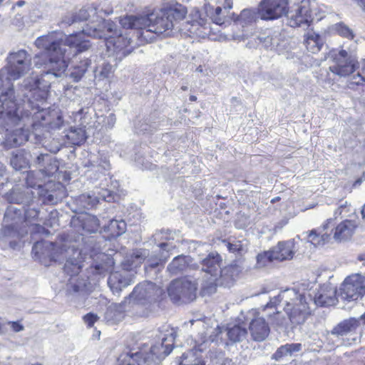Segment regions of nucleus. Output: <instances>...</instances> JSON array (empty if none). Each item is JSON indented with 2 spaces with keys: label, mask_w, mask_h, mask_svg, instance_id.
I'll use <instances>...</instances> for the list:
<instances>
[{
  "label": "nucleus",
  "mask_w": 365,
  "mask_h": 365,
  "mask_svg": "<svg viewBox=\"0 0 365 365\" xmlns=\"http://www.w3.org/2000/svg\"><path fill=\"white\" fill-rule=\"evenodd\" d=\"M101 18L97 15V10L93 6L83 8L75 14L66 16L62 24L71 25L76 22L89 21L81 32L65 36L60 31H52L46 35L38 37L35 46L42 49L43 52L34 56V64L37 68H43V73L53 76L55 78L62 77L68 68L69 57L66 55L67 48H75L76 53L87 51L91 47L89 41L84 38L86 34L83 33L88 24L92 25L94 21L98 24Z\"/></svg>",
  "instance_id": "1"
},
{
  "label": "nucleus",
  "mask_w": 365,
  "mask_h": 365,
  "mask_svg": "<svg viewBox=\"0 0 365 365\" xmlns=\"http://www.w3.org/2000/svg\"><path fill=\"white\" fill-rule=\"evenodd\" d=\"M186 14V7L177 4L150 14L127 15L121 17L119 22L124 29L141 30L140 36L146 42L153 41L156 36H170L173 30L187 32L190 36L202 38L209 37L210 24L198 9L192 11L190 19L183 23L182 28L178 26V21L183 19Z\"/></svg>",
  "instance_id": "2"
},
{
  "label": "nucleus",
  "mask_w": 365,
  "mask_h": 365,
  "mask_svg": "<svg viewBox=\"0 0 365 365\" xmlns=\"http://www.w3.org/2000/svg\"><path fill=\"white\" fill-rule=\"evenodd\" d=\"M156 244L155 255H150L146 250H137L122 264L123 269L112 272L108 279V284L113 294H119L125 287L133 282L134 272L142 262L145 263V268L156 267L160 264L165 262L170 257V252L175 248L173 244V234L171 231L161 230L156 232L153 236Z\"/></svg>",
  "instance_id": "3"
},
{
  "label": "nucleus",
  "mask_w": 365,
  "mask_h": 365,
  "mask_svg": "<svg viewBox=\"0 0 365 365\" xmlns=\"http://www.w3.org/2000/svg\"><path fill=\"white\" fill-rule=\"evenodd\" d=\"M24 96L27 101L22 105L21 121L19 128L6 136V145L9 148L17 147L28 141L31 127L36 135H40L38 130L50 133L60 130L64 125L62 114L58 109H39V106L27 93Z\"/></svg>",
  "instance_id": "4"
},
{
  "label": "nucleus",
  "mask_w": 365,
  "mask_h": 365,
  "mask_svg": "<svg viewBox=\"0 0 365 365\" xmlns=\"http://www.w3.org/2000/svg\"><path fill=\"white\" fill-rule=\"evenodd\" d=\"M176 331L168 324H164L158 329V340L150 352L142 350L135 353L125 352L118 359V365H152L160 363L172 351Z\"/></svg>",
  "instance_id": "5"
},
{
  "label": "nucleus",
  "mask_w": 365,
  "mask_h": 365,
  "mask_svg": "<svg viewBox=\"0 0 365 365\" xmlns=\"http://www.w3.org/2000/svg\"><path fill=\"white\" fill-rule=\"evenodd\" d=\"M282 302L284 304V310L293 325L304 324L311 315L309 304L312 302V296L299 293L294 289L282 291L277 296L270 299L269 302L264 307L263 311L276 309V306Z\"/></svg>",
  "instance_id": "6"
},
{
  "label": "nucleus",
  "mask_w": 365,
  "mask_h": 365,
  "mask_svg": "<svg viewBox=\"0 0 365 365\" xmlns=\"http://www.w3.org/2000/svg\"><path fill=\"white\" fill-rule=\"evenodd\" d=\"M16 80L13 79L10 73L4 67L0 70V91H2L1 94L10 91L13 92V96L10 98H8L7 101L12 100L22 106L24 102L27 101V98L24 96L25 93L36 101L46 98L49 88L48 82L43 81L41 78L37 76H29L24 80L17 95H16L12 83V81Z\"/></svg>",
  "instance_id": "7"
},
{
  "label": "nucleus",
  "mask_w": 365,
  "mask_h": 365,
  "mask_svg": "<svg viewBox=\"0 0 365 365\" xmlns=\"http://www.w3.org/2000/svg\"><path fill=\"white\" fill-rule=\"evenodd\" d=\"M91 24H88L83 33L88 36L106 40L108 48L111 49L112 47L118 58L121 60L132 52L130 39L123 36L113 21L101 19L98 24L94 21Z\"/></svg>",
  "instance_id": "8"
},
{
  "label": "nucleus",
  "mask_w": 365,
  "mask_h": 365,
  "mask_svg": "<svg viewBox=\"0 0 365 365\" xmlns=\"http://www.w3.org/2000/svg\"><path fill=\"white\" fill-rule=\"evenodd\" d=\"M334 219L329 218L319 228V232L316 230H312L308 236L309 240L314 245L324 244L328 242L333 233V238L336 242H341L349 240L354 233L358 224L356 221L351 220H345L341 222L334 228Z\"/></svg>",
  "instance_id": "9"
},
{
  "label": "nucleus",
  "mask_w": 365,
  "mask_h": 365,
  "mask_svg": "<svg viewBox=\"0 0 365 365\" xmlns=\"http://www.w3.org/2000/svg\"><path fill=\"white\" fill-rule=\"evenodd\" d=\"M222 257L216 252L209 253L201 260L202 268L199 272L202 277L201 292L203 295L211 294L216 291V281L232 267L221 268Z\"/></svg>",
  "instance_id": "10"
},
{
  "label": "nucleus",
  "mask_w": 365,
  "mask_h": 365,
  "mask_svg": "<svg viewBox=\"0 0 365 365\" xmlns=\"http://www.w3.org/2000/svg\"><path fill=\"white\" fill-rule=\"evenodd\" d=\"M68 254L71 252L72 254L66 259L64 264V272L71 275V278L67 284V289L69 292L78 293L86 291L88 279H85L78 276L83 267L82 250L76 248L75 246L68 247L65 249Z\"/></svg>",
  "instance_id": "11"
},
{
  "label": "nucleus",
  "mask_w": 365,
  "mask_h": 365,
  "mask_svg": "<svg viewBox=\"0 0 365 365\" xmlns=\"http://www.w3.org/2000/svg\"><path fill=\"white\" fill-rule=\"evenodd\" d=\"M12 96L13 92L11 91L0 95V133L6 132L5 140L6 136L14 130H12L14 127H19L21 121L22 106L12 100L7 101V98H11ZM4 145L6 148H10L6 146V140Z\"/></svg>",
  "instance_id": "12"
},
{
  "label": "nucleus",
  "mask_w": 365,
  "mask_h": 365,
  "mask_svg": "<svg viewBox=\"0 0 365 365\" xmlns=\"http://www.w3.org/2000/svg\"><path fill=\"white\" fill-rule=\"evenodd\" d=\"M197 279L185 277L173 280L168 287V293L175 304H186L194 301L197 297Z\"/></svg>",
  "instance_id": "13"
},
{
  "label": "nucleus",
  "mask_w": 365,
  "mask_h": 365,
  "mask_svg": "<svg viewBox=\"0 0 365 365\" xmlns=\"http://www.w3.org/2000/svg\"><path fill=\"white\" fill-rule=\"evenodd\" d=\"M4 68L10 73L13 79H19L31 68L30 54L24 49L10 52L6 57Z\"/></svg>",
  "instance_id": "14"
},
{
  "label": "nucleus",
  "mask_w": 365,
  "mask_h": 365,
  "mask_svg": "<svg viewBox=\"0 0 365 365\" xmlns=\"http://www.w3.org/2000/svg\"><path fill=\"white\" fill-rule=\"evenodd\" d=\"M314 1L302 0L287 11V24L291 27L308 26L312 21V8Z\"/></svg>",
  "instance_id": "15"
},
{
  "label": "nucleus",
  "mask_w": 365,
  "mask_h": 365,
  "mask_svg": "<svg viewBox=\"0 0 365 365\" xmlns=\"http://www.w3.org/2000/svg\"><path fill=\"white\" fill-rule=\"evenodd\" d=\"M163 290L151 282H143L135 287L129 295L130 300L145 305L155 302L162 294Z\"/></svg>",
  "instance_id": "16"
},
{
  "label": "nucleus",
  "mask_w": 365,
  "mask_h": 365,
  "mask_svg": "<svg viewBox=\"0 0 365 365\" xmlns=\"http://www.w3.org/2000/svg\"><path fill=\"white\" fill-rule=\"evenodd\" d=\"M69 246L72 247L75 245L66 242L59 245L58 249L56 250V245L55 243L48 241L36 242L32 247V253L39 257L43 255H47L54 261H58L64 258L66 259L69 255L72 254L71 252L68 254L65 252V249L68 250Z\"/></svg>",
  "instance_id": "17"
},
{
  "label": "nucleus",
  "mask_w": 365,
  "mask_h": 365,
  "mask_svg": "<svg viewBox=\"0 0 365 365\" xmlns=\"http://www.w3.org/2000/svg\"><path fill=\"white\" fill-rule=\"evenodd\" d=\"M342 297L347 300H357L365 295V275L354 274L347 277L341 288Z\"/></svg>",
  "instance_id": "18"
},
{
  "label": "nucleus",
  "mask_w": 365,
  "mask_h": 365,
  "mask_svg": "<svg viewBox=\"0 0 365 365\" xmlns=\"http://www.w3.org/2000/svg\"><path fill=\"white\" fill-rule=\"evenodd\" d=\"M287 0H263L258 9V16L263 20H274L287 16Z\"/></svg>",
  "instance_id": "19"
},
{
  "label": "nucleus",
  "mask_w": 365,
  "mask_h": 365,
  "mask_svg": "<svg viewBox=\"0 0 365 365\" xmlns=\"http://www.w3.org/2000/svg\"><path fill=\"white\" fill-rule=\"evenodd\" d=\"M333 56L334 64L329 66V71L340 77H345L352 73L356 68V61L342 49Z\"/></svg>",
  "instance_id": "20"
},
{
  "label": "nucleus",
  "mask_w": 365,
  "mask_h": 365,
  "mask_svg": "<svg viewBox=\"0 0 365 365\" xmlns=\"http://www.w3.org/2000/svg\"><path fill=\"white\" fill-rule=\"evenodd\" d=\"M114 259L110 255L105 253L96 255V259L90 267V272L95 279H98L106 276L113 268Z\"/></svg>",
  "instance_id": "21"
},
{
  "label": "nucleus",
  "mask_w": 365,
  "mask_h": 365,
  "mask_svg": "<svg viewBox=\"0 0 365 365\" xmlns=\"http://www.w3.org/2000/svg\"><path fill=\"white\" fill-rule=\"evenodd\" d=\"M259 42L268 50L274 51L279 54L284 50L285 41L282 39L281 34L277 31L267 30L258 37Z\"/></svg>",
  "instance_id": "22"
},
{
  "label": "nucleus",
  "mask_w": 365,
  "mask_h": 365,
  "mask_svg": "<svg viewBox=\"0 0 365 365\" xmlns=\"http://www.w3.org/2000/svg\"><path fill=\"white\" fill-rule=\"evenodd\" d=\"M34 179V173H29L26 178V184L31 188H35L36 187L38 188V193L39 194L43 203L55 205L61 200L63 195H61L60 192H57L56 190H44L43 186L41 184H39L38 182L33 181Z\"/></svg>",
  "instance_id": "23"
},
{
  "label": "nucleus",
  "mask_w": 365,
  "mask_h": 365,
  "mask_svg": "<svg viewBox=\"0 0 365 365\" xmlns=\"http://www.w3.org/2000/svg\"><path fill=\"white\" fill-rule=\"evenodd\" d=\"M270 250L274 260L279 262L290 260L295 253L294 242L293 240L281 241Z\"/></svg>",
  "instance_id": "24"
},
{
  "label": "nucleus",
  "mask_w": 365,
  "mask_h": 365,
  "mask_svg": "<svg viewBox=\"0 0 365 365\" xmlns=\"http://www.w3.org/2000/svg\"><path fill=\"white\" fill-rule=\"evenodd\" d=\"M336 288L331 284H323L314 297V304L322 307L333 305L336 301Z\"/></svg>",
  "instance_id": "25"
},
{
  "label": "nucleus",
  "mask_w": 365,
  "mask_h": 365,
  "mask_svg": "<svg viewBox=\"0 0 365 365\" xmlns=\"http://www.w3.org/2000/svg\"><path fill=\"white\" fill-rule=\"evenodd\" d=\"M28 185L27 187H16L13 189L7 196V200L11 203L23 204L29 206L34 198V192Z\"/></svg>",
  "instance_id": "26"
},
{
  "label": "nucleus",
  "mask_w": 365,
  "mask_h": 365,
  "mask_svg": "<svg viewBox=\"0 0 365 365\" xmlns=\"http://www.w3.org/2000/svg\"><path fill=\"white\" fill-rule=\"evenodd\" d=\"M39 173L47 177L53 176L58 170V162L48 154H40L36 157Z\"/></svg>",
  "instance_id": "27"
},
{
  "label": "nucleus",
  "mask_w": 365,
  "mask_h": 365,
  "mask_svg": "<svg viewBox=\"0 0 365 365\" xmlns=\"http://www.w3.org/2000/svg\"><path fill=\"white\" fill-rule=\"evenodd\" d=\"M251 335L255 341H264L269 334V327L263 317H256L250 324Z\"/></svg>",
  "instance_id": "28"
},
{
  "label": "nucleus",
  "mask_w": 365,
  "mask_h": 365,
  "mask_svg": "<svg viewBox=\"0 0 365 365\" xmlns=\"http://www.w3.org/2000/svg\"><path fill=\"white\" fill-rule=\"evenodd\" d=\"M191 262L192 259L189 256L178 255L168 265L167 270L172 274H178L187 267L195 269L197 265Z\"/></svg>",
  "instance_id": "29"
},
{
  "label": "nucleus",
  "mask_w": 365,
  "mask_h": 365,
  "mask_svg": "<svg viewBox=\"0 0 365 365\" xmlns=\"http://www.w3.org/2000/svg\"><path fill=\"white\" fill-rule=\"evenodd\" d=\"M324 43V38L315 32L308 31L304 35V44L306 48L312 53H317L320 51Z\"/></svg>",
  "instance_id": "30"
},
{
  "label": "nucleus",
  "mask_w": 365,
  "mask_h": 365,
  "mask_svg": "<svg viewBox=\"0 0 365 365\" xmlns=\"http://www.w3.org/2000/svg\"><path fill=\"white\" fill-rule=\"evenodd\" d=\"M359 326V320L356 318H349L338 324L332 330L331 334L336 336H343L349 332L355 331Z\"/></svg>",
  "instance_id": "31"
},
{
  "label": "nucleus",
  "mask_w": 365,
  "mask_h": 365,
  "mask_svg": "<svg viewBox=\"0 0 365 365\" xmlns=\"http://www.w3.org/2000/svg\"><path fill=\"white\" fill-rule=\"evenodd\" d=\"M226 331L227 338L231 343L242 341L247 336V329L239 324L228 327Z\"/></svg>",
  "instance_id": "32"
},
{
  "label": "nucleus",
  "mask_w": 365,
  "mask_h": 365,
  "mask_svg": "<svg viewBox=\"0 0 365 365\" xmlns=\"http://www.w3.org/2000/svg\"><path fill=\"white\" fill-rule=\"evenodd\" d=\"M69 143L73 145H81L84 143L87 138L84 127L75 128L71 127L64 135Z\"/></svg>",
  "instance_id": "33"
},
{
  "label": "nucleus",
  "mask_w": 365,
  "mask_h": 365,
  "mask_svg": "<svg viewBox=\"0 0 365 365\" xmlns=\"http://www.w3.org/2000/svg\"><path fill=\"white\" fill-rule=\"evenodd\" d=\"M81 226L86 232H96L100 227V221L92 215H84L78 217Z\"/></svg>",
  "instance_id": "34"
},
{
  "label": "nucleus",
  "mask_w": 365,
  "mask_h": 365,
  "mask_svg": "<svg viewBox=\"0 0 365 365\" xmlns=\"http://www.w3.org/2000/svg\"><path fill=\"white\" fill-rule=\"evenodd\" d=\"M123 306L120 304H112L106 309L105 318L108 322L117 323L121 321L124 317Z\"/></svg>",
  "instance_id": "35"
},
{
  "label": "nucleus",
  "mask_w": 365,
  "mask_h": 365,
  "mask_svg": "<svg viewBox=\"0 0 365 365\" xmlns=\"http://www.w3.org/2000/svg\"><path fill=\"white\" fill-rule=\"evenodd\" d=\"M200 350L194 349L184 353L181 356L180 365H205L200 354Z\"/></svg>",
  "instance_id": "36"
},
{
  "label": "nucleus",
  "mask_w": 365,
  "mask_h": 365,
  "mask_svg": "<svg viewBox=\"0 0 365 365\" xmlns=\"http://www.w3.org/2000/svg\"><path fill=\"white\" fill-rule=\"evenodd\" d=\"M104 231L109 233L112 237L123 234L126 230V223L124 220H111L109 223L103 225Z\"/></svg>",
  "instance_id": "37"
},
{
  "label": "nucleus",
  "mask_w": 365,
  "mask_h": 365,
  "mask_svg": "<svg viewBox=\"0 0 365 365\" xmlns=\"http://www.w3.org/2000/svg\"><path fill=\"white\" fill-rule=\"evenodd\" d=\"M28 153L23 150H18L16 153H13L10 160L11 165L15 170H21L26 168L29 164Z\"/></svg>",
  "instance_id": "38"
},
{
  "label": "nucleus",
  "mask_w": 365,
  "mask_h": 365,
  "mask_svg": "<svg viewBox=\"0 0 365 365\" xmlns=\"http://www.w3.org/2000/svg\"><path fill=\"white\" fill-rule=\"evenodd\" d=\"M91 64V59L88 58L81 60L77 65L73 66L70 73L71 78H72L75 82L79 81L84 76Z\"/></svg>",
  "instance_id": "39"
},
{
  "label": "nucleus",
  "mask_w": 365,
  "mask_h": 365,
  "mask_svg": "<svg viewBox=\"0 0 365 365\" xmlns=\"http://www.w3.org/2000/svg\"><path fill=\"white\" fill-rule=\"evenodd\" d=\"M77 203L83 208L91 209L96 207L99 202L96 197V192H91L81 195L77 199Z\"/></svg>",
  "instance_id": "40"
},
{
  "label": "nucleus",
  "mask_w": 365,
  "mask_h": 365,
  "mask_svg": "<svg viewBox=\"0 0 365 365\" xmlns=\"http://www.w3.org/2000/svg\"><path fill=\"white\" fill-rule=\"evenodd\" d=\"M224 243L229 252L235 255L241 256L247 251V243L245 240H233L232 242L224 241Z\"/></svg>",
  "instance_id": "41"
},
{
  "label": "nucleus",
  "mask_w": 365,
  "mask_h": 365,
  "mask_svg": "<svg viewBox=\"0 0 365 365\" xmlns=\"http://www.w3.org/2000/svg\"><path fill=\"white\" fill-rule=\"evenodd\" d=\"M258 13L257 14L255 11L251 9H244L242 11L240 14L237 16V18L235 20L236 23L241 25L242 27L249 25L250 24L254 22L257 17Z\"/></svg>",
  "instance_id": "42"
},
{
  "label": "nucleus",
  "mask_w": 365,
  "mask_h": 365,
  "mask_svg": "<svg viewBox=\"0 0 365 365\" xmlns=\"http://www.w3.org/2000/svg\"><path fill=\"white\" fill-rule=\"evenodd\" d=\"M65 143L64 136H61V138H53L51 140H45L43 145L49 152L56 153Z\"/></svg>",
  "instance_id": "43"
},
{
  "label": "nucleus",
  "mask_w": 365,
  "mask_h": 365,
  "mask_svg": "<svg viewBox=\"0 0 365 365\" xmlns=\"http://www.w3.org/2000/svg\"><path fill=\"white\" fill-rule=\"evenodd\" d=\"M93 72L96 78L102 80L109 78L113 72V68L109 63L103 62L99 68H96Z\"/></svg>",
  "instance_id": "44"
},
{
  "label": "nucleus",
  "mask_w": 365,
  "mask_h": 365,
  "mask_svg": "<svg viewBox=\"0 0 365 365\" xmlns=\"http://www.w3.org/2000/svg\"><path fill=\"white\" fill-rule=\"evenodd\" d=\"M353 210L351 205L347 200H340L338 202V208L334 211V215L336 218L339 215H346Z\"/></svg>",
  "instance_id": "45"
},
{
  "label": "nucleus",
  "mask_w": 365,
  "mask_h": 365,
  "mask_svg": "<svg viewBox=\"0 0 365 365\" xmlns=\"http://www.w3.org/2000/svg\"><path fill=\"white\" fill-rule=\"evenodd\" d=\"M268 319L269 322L277 326L282 327L285 324L286 319L278 311H274L272 313L267 314Z\"/></svg>",
  "instance_id": "46"
},
{
  "label": "nucleus",
  "mask_w": 365,
  "mask_h": 365,
  "mask_svg": "<svg viewBox=\"0 0 365 365\" xmlns=\"http://www.w3.org/2000/svg\"><path fill=\"white\" fill-rule=\"evenodd\" d=\"M274 261L271 250L259 253L257 256V263L259 267L266 266L268 262Z\"/></svg>",
  "instance_id": "47"
},
{
  "label": "nucleus",
  "mask_w": 365,
  "mask_h": 365,
  "mask_svg": "<svg viewBox=\"0 0 365 365\" xmlns=\"http://www.w3.org/2000/svg\"><path fill=\"white\" fill-rule=\"evenodd\" d=\"M335 30L340 36L343 37L347 38H353L354 36L353 31L343 23L336 24Z\"/></svg>",
  "instance_id": "48"
},
{
  "label": "nucleus",
  "mask_w": 365,
  "mask_h": 365,
  "mask_svg": "<svg viewBox=\"0 0 365 365\" xmlns=\"http://www.w3.org/2000/svg\"><path fill=\"white\" fill-rule=\"evenodd\" d=\"M39 214V210L35 207H28L24 210V216L26 221L37 219Z\"/></svg>",
  "instance_id": "49"
},
{
  "label": "nucleus",
  "mask_w": 365,
  "mask_h": 365,
  "mask_svg": "<svg viewBox=\"0 0 365 365\" xmlns=\"http://www.w3.org/2000/svg\"><path fill=\"white\" fill-rule=\"evenodd\" d=\"M96 197H98V202L100 200L110 202L113 199L111 192L107 189H102L98 191Z\"/></svg>",
  "instance_id": "50"
},
{
  "label": "nucleus",
  "mask_w": 365,
  "mask_h": 365,
  "mask_svg": "<svg viewBox=\"0 0 365 365\" xmlns=\"http://www.w3.org/2000/svg\"><path fill=\"white\" fill-rule=\"evenodd\" d=\"M290 355V353L289 351V349L287 347V345L285 344L284 346H280L276 352L274 354V358L276 360H279V359L282 358L283 356Z\"/></svg>",
  "instance_id": "51"
},
{
  "label": "nucleus",
  "mask_w": 365,
  "mask_h": 365,
  "mask_svg": "<svg viewBox=\"0 0 365 365\" xmlns=\"http://www.w3.org/2000/svg\"><path fill=\"white\" fill-rule=\"evenodd\" d=\"M1 233L5 237H15L17 235L16 230L13 225L4 226Z\"/></svg>",
  "instance_id": "52"
},
{
  "label": "nucleus",
  "mask_w": 365,
  "mask_h": 365,
  "mask_svg": "<svg viewBox=\"0 0 365 365\" xmlns=\"http://www.w3.org/2000/svg\"><path fill=\"white\" fill-rule=\"evenodd\" d=\"M98 317L96 314L88 313L83 317L84 322L89 327H91L94 323L97 321Z\"/></svg>",
  "instance_id": "53"
},
{
  "label": "nucleus",
  "mask_w": 365,
  "mask_h": 365,
  "mask_svg": "<svg viewBox=\"0 0 365 365\" xmlns=\"http://www.w3.org/2000/svg\"><path fill=\"white\" fill-rule=\"evenodd\" d=\"M365 82V74L362 73H357V75L353 76V83H355L356 85L363 84V83Z\"/></svg>",
  "instance_id": "54"
},
{
  "label": "nucleus",
  "mask_w": 365,
  "mask_h": 365,
  "mask_svg": "<svg viewBox=\"0 0 365 365\" xmlns=\"http://www.w3.org/2000/svg\"><path fill=\"white\" fill-rule=\"evenodd\" d=\"M8 324L11 325V327L14 332L21 331L24 329V326L18 322H9Z\"/></svg>",
  "instance_id": "55"
},
{
  "label": "nucleus",
  "mask_w": 365,
  "mask_h": 365,
  "mask_svg": "<svg viewBox=\"0 0 365 365\" xmlns=\"http://www.w3.org/2000/svg\"><path fill=\"white\" fill-rule=\"evenodd\" d=\"M290 355L301 350V344H287Z\"/></svg>",
  "instance_id": "56"
},
{
  "label": "nucleus",
  "mask_w": 365,
  "mask_h": 365,
  "mask_svg": "<svg viewBox=\"0 0 365 365\" xmlns=\"http://www.w3.org/2000/svg\"><path fill=\"white\" fill-rule=\"evenodd\" d=\"M100 168L104 170H108L110 169V163L107 160H104L101 165H99L98 170Z\"/></svg>",
  "instance_id": "57"
},
{
  "label": "nucleus",
  "mask_w": 365,
  "mask_h": 365,
  "mask_svg": "<svg viewBox=\"0 0 365 365\" xmlns=\"http://www.w3.org/2000/svg\"><path fill=\"white\" fill-rule=\"evenodd\" d=\"M6 332L5 324L0 323V334H4Z\"/></svg>",
  "instance_id": "58"
},
{
  "label": "nucleus",
  "mask_w": 365,
  "mask_h": 365,
  "mask_svg": "<svg viewBox=\"0 0 365 365\" xmlns=\"http://www.w3.org/2000/svg\"><path fill=\"white\" fill-rule=\"evenodd\" d=\"M16 212V209L14 207H10L7 210V211L6 212L5 215H4V217H8L10 212Z\"/></svg>",
  "instance_id": "59"
},
{
  "label": "nucleus",
  "mask_w": 365,
  "mask_h": 365,
  "mask_svg": "<svg viewBox=\"0 0 365 365\" xmlns=\"http://www.w3.org/2000/svg\"><path fill=\"white\" fill-rule=\"evenodd\" d=\"M358 4L365 11V0H358Z\"/></svg>",
  "instance_id": "60"
},
{
  "label": "nucleus",
  "mask_w": 365,
  "mask_h": 365,
  "mask_svg": "<svg viewBox=\"0 0 365 365\" xmlns=\"http://www.w3.org/2000/svg\"><path fill=\"white\" fill-rule=\"evenodd\" d=\"M359 321L360 320L362 321L363 324L365 325V312L362 315H361V317H359Z\"/></svg>",
  "instance_id": "61"
},
{
  "label": "nucleus",
  "mask_w": 365,
  "mask_h": 365,
  "mask_svg": "<svg viewBox=\"0 0 365 365\" xmlns=\"http://www.w3.org/2000/svg\"><path fill=\"white\" fill-rule=\"evenodd\" d=\"M103 12L106 14V15H109L110 14L113 13V9H106V10H104Z\"/></svg>",
  "instance_id": "62"
},
{
  "label": "nucleus",
  "mask_w": 365,
  "mask_h": 365,
  "mask_svg": "<svg viewBox=\"0 0 365 365\" xmlns=\"http://www.w3.org/2000/svg\"><path fill=\"white\" fill-rule=\"evenodd\" d=\"M358 259L360 261L365 260V254L359 255L358 256Z\"/></svg>",
  "instance_id": "63"
},
{
  "label": "nucleus",
  "mask_w": 365,
  "mask_h": 365,
  "mask_svg": "<svg viewBox=\"0 0 365 365\" xmlns=\"http://www.w3.org/2000/svg\"><path fill=\"white\" fill-rule=\"evenodd\" d=\"M361 215H362V218L364 220H365V205L363 206L362 207V210H361Z\"/></svg>",
  "instance_id": "64"
}]
</instances>
